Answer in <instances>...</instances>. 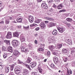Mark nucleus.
<instances>
[{"instance_id":"42","label":"nucleus","mask_w":75,"mask_h":75,"mask_svg":"<svg viewBox=\"0 0 75 75\" xmlns=\"http://www.w3.org/2000/svg\"><path fill=\"white\" fill-rule=\"evenodd\" d=\"M65 24H66V25L68 27H70L71 26V24L69 23H68L67 22H65Z\"/></svg>"},{"instance_id":"8","label":"nucleus","mask_w":75,"mask_h":75,"mask_svg":"<svg viewBox=\"0 0 75 75\" xmlns=\"http://www.w3.org/2000/svg\"><path fill=\"white\" fill-rule=\"evenodd\" d=\"M57 29L59 32L61 33H63L64 31V29L63 28L57 27Z\"/></svg>"},{"instance_id":"43","label":"nucleus","mask_w":75,"mask_h":75,"mask_svg":"<svg viewBox=\"0 0 75 75\" xmlns=\"http://www.w3.org/2000/svg\"><path fill=\"white\" fill-rule=\"evenodd\" d=\"M2 49L3 51H6V48L4 46L2 47Z\"/></svg>"},{"instance_id":"23","label":"nucleus","mask_w":75,"mask_h":75,"mask_svg":"<svg viewBox=\"0 0 75 75\" xmlns=\"http://www.w3.org/2000/svg\"><path fill=\"white\" fill-rule=\"evenodd\" d=\"M45 55L46 57H50V55H51V53H50V52L48 51L45 54Z\"/></svg>"},{"instance_id":"40","label":"nucleus","mask_w":75,"mask_h":75,"mask_svg":"<svg viewBox=\"0 0 75 75\" xmlns=\"http://www.w3.org/2000/svg\"><path fill=\"white\" fill-rule=\"evenodd\" d=\"M18 64H22L23 63L21 62V61H20L19 59L18 60Z\"/></svg>"},{"instance_id":"3","label":"nucleus","mask_w":75,"mask_h":75,"mask_svg":"<svg viewBox=\"0 0 75 75\" xmlns=\"http://www.w3.org/2000/svg\"><path fill=\"white\" fill-rule=\"evenodd\" d=\"M6 38L7 39H10L12 38V33L11 32H9L7 33L6 36Z\"/></svg>"},{"instance_id":"50","label":"nucleus","mask_w":75,"mask_h":75,"mask_svg":"<svg viewBox=\"0 0 75 75\" xmlns=\"http://www.w3.org/2000/svg\"><path fill=\"white\" fill-rule=\"evenodd\" d=\"M9 75H14V73L13 72H10V74H9Z\"/></svg>"},{"instance_id":"49","label":"nucleus","mask_w":75,"mask_h":75,"mask_svg":"<svg viewBox=\"0 0 75 75\" xmlns=\"http://www.w3.org/2000/svg\"><path fill=\"white\" fill-rule=\"evenodd\" d=\"M40 28L39 27H38V28H36L35 29V30L36 31H38V30H40Z\"/></svg>"},{"instance_id":"2","label":"nucleus","mask_w":75,"mask_h":75,"mask_svg":"<svg viewBox=\"0 0 75 75\" xmlns=\"http://www.w3.org/2000/svg\"><path fill=\"white\" fill-rule=\"evenodd\" d=\"M67 1H68L67 0H64V2L63 3L64 4H60L59 5L57 6V9L59 10L61 9L62 8L64 7V4L65 6H67V5H68L67 4Z\"/></svg>"},{"instance_id":"29","label":"nucleus","mask_w":75,"mask_h":75,"mask_svg":"<svg viewBox=\"0 0 75 75\" xmlns=\"http://www.w3.org/2000/svg\"><path fill=\"white\" fill-rule=\"evenodd\" d=\"M9 67H5V72H6V73H8V72H9Z\"/></svg>"},{"instance_id":"33","label":"nucleus","mask_w":75,"mask_h":75,"mask_svg":"<svg viewBox=\"0 0 75 75\" xmlns=\"http://www.w3.org/2000/svg\"><path fill=\"white\" fill-rule=\"evenodd\" d=\"M4 42H5L7 45L10 44V41L7 40H4Z\"/></svg>"},{"instance_id":"4","label":"nucleus","mask_w":75,"mask_h":75,"mask_svg":"<svg viewBox=\"0 0 75 75\" xmlns=\"http://www.w3.org/2000/svg\"><path fill=\"white\" fill-rule=\"evenodd\" d=\"M20 69L19 68H16L15 69L14 72L16 74H19L20 73Z\"/></svg>"},{"instance_id":"57","label":"nucleus","mask_w":75,"mask_h":75,"mask_svg":"<svg viewBox=\"0 0 75 75\" xmlns=\"http://www.w3.org/2000/svg\"><path fill=\"white\" fill-rule=\"evenodd\" d=\"M50 11H51V12H52V11H54V9H53L52 8H51L50 9Z\"/></svg>"},{"instance_id":"14","label":"nucleus","mask_w":75,"mask_h":75,"mask_svg":"<svg viewBox=\"0 0 75 75\" xmlns=\"http://www.w3.org/2000/svg\"><path fill=\"white\" fill-rule=\"evenodd\" d=\"M8 50L9 52H10L11 53H13V47L11 46H9L8 48Z\"/></svg>"},{"instance_id":"44","label":"nucleus","mask_w":75,"mask_h":75,"mask_svg":"<svg viewBox=\"0 0 75 75\" xmlns=\"http://www.w3.org/2000/svg\"><path fill=\"white\" fill-rule=\"evenodd\" d=\"M71 64L73 67H75V62L74 61L71 62Z\"/></svg>"},{"instance_id":"28","label":"nucleus","mask_w":75,"mask_h":75,"mask_svg":"<svg viewBox=\"0 0 75 75\" xmlns=\"http://www.w3.org/2000/svg\"><path fill=\"white\" fill-rule=\"evenodd\" d=\"M26 45V44L24 43L23 45V46L21 45V46L20 47V49L21 50H23L25 48V45Z\"/></svg>"},{"instance_id":"52","label":"nucleus","mask_w":75,"mask_h":75,"mask_svg":"<svg viewBox=\"0 0 75 75\" xmlns=\"http://www.w3.org/2000/svg\"><path fill=\"white\" fill-rule=\"evenodd\" d=\"M17 27L18 29H21V26H18Z\"/></svg>"},{"instance_id":"10","label":"nucleus","mask_w":75,"mask_h":75,"mask_svg":"<svg viewBox=\"0 0 75 75\" xmlns=\"http://www.w3.org/2000/svg\"><path fill=\"white\" fill-rule=\"evenodd\" d=\"M55 23L52 22H50V24H48L47 25V26L49 28L55 26Z\"/></svg>"},{"instance_id":"35","label":"nucleus","mask_w":75,"mask_h":75,"mask_svg":"<svg viewBox=\"0 0 75 75\" xmlns=\"http://www.w3.org/2000/svg\"><path fill=\"white\" fill-rule=\"evenodd\" d=\"M63 58L64 62H67L68 61V57H64Z\"/></svg>"},{"instance_id":"17","label":"nucleus","mask_w":75,"mask_h":75,"mask_svg":"<svg viewBox=\"0 0 75 75\" xmlns=\"http://www.w3.org/2000/svg\"><path fill=\"white\" fill-rule=\"evenodd\" d=\"M67 50L65 49H63L62 50V52L63 54H66L67 53Z\"/></svg>"},{"instance_id":"56","label":"nucleus","mask_w":75,"mask_h":75,"mask_svg":"<svg viewBox=\"0 0 75 75\" xmlns=\"http://www.w3.org/2000/svg\"><path fill=\"white\" fill-rule=\"evenodd\" d=\"M32 75H37V73H36L33 72L32 73Z\"/></svg>"},{"instance_id":"30","label":"nucleus","mask_w":75,"mask_h":75,"mask_svg":"<svg viewBox=\"0 0 75 75\" xmlns=\"http://www.w3.org/2000/svg\"><path fill=\"white\" fill-rule=\"evenodd\" d=\"M62 44H59L57 45V49L59 50V49L62 47Z\"/></svg>"},{"instance_id":"55","label":"nucleus","mask_w":75,"mask_h":75,"mask_svg":"<svg viewBox=\"0 0 75 75\" xmlns=\"http://www.w3.org/2000/svg\"><path fill=\"white\" fill-rule=\"evenodd\" d=\"M42 0H37V1L38 3H40L42 1Z\"/></svg>"},{"instance_id":"41","label":"nucleus","mask_w":75,"mask_h":75,"mask_svg":"<svg viewBox=\"0 0 75 75\" xmlns=\"http://www.w3.org/2000/svg\"><path fill=\"white\" fill-rule=\"evenodd\" d=\"M37 25L36 24L34 23L33 24H32L30 25V26L31 27H34L35 26H36V25Z\"/></svg>"},{"instance_id":"32","label":"nucleus","mask_w":75,"mask_h":75,"mask_svg":"<svg viewBox=\"0 0 75 75\" xmlns=\"http://www.w3.org/2000/svg\"><path fill=\"white\" fill-rule=\"evenodd\" d=\"M23 28L24 30H28L30 28V27L29 26V25H28L27 26H23Z\"/></svg>"},{"instance_id":"38","label":"nucleus","mask_w":75,"mask_h":75,"mask_svg":"<svg viewBox=\"0 0 75 75\" xmlns=\"http://www.w3.org/2000/svg\"><path fill=\"white\" fill-rule=\"evenodd\" d=\"M50 67L52 68H55V65H54V64H52L50 65Z\"/></svg>"},{"instance_id":"34","label":"nucleus","mask_w":75,"mask_h":75,"mask_svg":"<svg viewBox=\"0 0 75 75\" xmlns=\"http://www.w3.org/2000/svg\"><path fill=\"white\" fill-rule=\"evenodd\" d=\"M57 30H54L52 32V34L54 35H55L57 34Z\"/></svg>"},{"instance_id":"58","label":"nucleus","mask_w":75,"mask_h":75,"mask_svg":"<svg viewBox=\"0 0 75 75\" xmlns=\"http://www.w3.org/2000/svg\"><path fill=\"white\" fill-rule=\"evenodd\" d=\"M2 69H3V67H2V65H0V70Z\"/></svg>"},{"instance_id":"46","label":"nucleus","mask_w":75,"mask_h":75,"mask_svg":"<svg viewBox=\"0 0 75 75\" xmlns=\"http://www.w3.org/2000/svg\"><path fill=\"white\" fill-rule=\"evenodd\" d=\"M53 1V0H48V3H51Z\"/></svg>"},{"instance_id":"25","label":"nucleus","mask_w":75,"mask_h":75,"mask_svg":"<svg viewBox=\"0 0 75 75\" xmlns=\"http://www.w3.org/2000/svg\"><path fill=\"white\" fill-rule=\"evenodd\" d=\"M49 49L50 50H51V51H52V52H53V50H54V46L53 45H51V46H50L49 47Z\"/></svg>"},{"instance_id":"39","label":"nucleus","mask_w":75,"mask_h":75,"mask_svg":"<svg viewBox=\"0 0 75 75\" xmlns=\"http://www.w3.org/2000/svg\"><path fill=\"white\" fill-rule=\"evenodd\" d=\"M7 54L6 53H4L3 54V56L4 58H6L7 57Z\"/></svg>"},{"instance_id":"60","label":"nucleus","mask_w":75,"mask_h":75,"mask_svg":"<svg viewBox=\"0 0 75 75\" xmlns=\"http://www.w3.org/2000/svg\"><path fill=\"white\" fill-rule=\"evenodd\" d=\"M4 7V6H2V7L0 9V12L1 11V10H3V8Z\"/></svg>"},{"instance_id":"1","label":"nucleus","mask_w":75,"mask_h":75,"mask_svg":"<svg viewBox=\"0 0 75 75\" xmlns=\"http://www.w3.org/2000/svg\"><path fill=\"white\" fill-rule=\"evenodd\" d=\"M12 44L14 48H17L19 46V42L16 40H13Z\"/></svg>"},{"instance_id":"21","label":"nucleus","mask_w":75,"mask_h":75,"mask_svg":"<svg viewBox=\"0 0 75 75\" xmlns=\"http://www.w3.org/2000/svg\"><path fill=\"white\" fill-rule=\"evenodd\" d=\"M31 58L30 57H28V59L26 61L27 63H28V64H30V63H31Z\"/></svg>"},{"instance_id":"45","label":"nucleus","mask_w":75,"mask_h":75,"mask_svg":"<svg viewBox=\"0 0 75 75\" xmlns=\"http://www.w3.org/2000/svg\"><path fill=\"white\" fill-rule=\"evenodd\" d=\"M75 52H74V50H72V49H71V54H72V55H73V54H74Z\"/></svg>"},{"instance_id":"12","label":"nucleus","mask_w":75,"mask_h":75,"mask_svg":"<svg viewBox=\"0 0 75 75\" xmlns=\"http://www.w3.org/2000/svg\"><path fill=\"white\" fill-rule=\"evenodd\" d=\"M41 64L39 63L38 66V69L39 70V71L40 73L41 74L42 72V69L41 68Z\"/></svg>"},{"instance_id":"9","label":"nucleus","mask_w":75,"mask_h":75,"mask_svg":"<svg viewBox=\"0 0 75 75\" xmlns=\"http://www.w3.org/2000/svg\"><path fill=\"white\" fill-rule=\"evenodd\" d=\"M44 50L43 49V48H39L38 49V52H39V53H40V54H43L44 52Z\"/></svg>"},{"instance_id":"37","label":"nucleus","mask_w":75,"mask_h":75,"mask_svg":"<svg viewBox=\"0 0 75 75\" xmlns=\"http://www.w3.org/2000/svg\"><path fill=\"white\" fill-rule=\"evenodd\" d=\"M66 20L68 22H71V21H72V19L71 18H68L66 19Z\"/></svg>"},{"instance_id":"7","label":"nucleus","mask_w":75,"mask_h":75,"mask_svg":"<svg viewBox=\"0 0 75 75\" xmlns=\"http://www.w3.org/2000/svg\"><path fill=\"white\" fill-rule=\"evenodd\" d=\"M14 55V56L16 57H18L19 56V55L20 54V53L17 50H14L13 52Z\"/></svg>"},{"instance_id":"19","label":"nucleus","mask_w":75,"mask_h":75,"mask_svg":"<svg viewBox=\"0 0 75 75\" xmlns=\"http://www.w3.org/2000/svg\"><path fill=\"white\" fill-rule=\"evenodd\" d=\"M66 42L68 43V44H69V45H71V44H72V40L68 39H67L65 41Z\"/></svg>"},{"instance_id":"6","label":"nucleus","mask_w":75,"mask_h":75,"mask_svg":"<svg viewBox=\"0 0 75 75\" xmlns=\"http://www.w3.org/2000/svg\"><path fill=\"white\" fill-rule=\"evenodd\" d=\"M29 72V71L28 70L25 69H23V71L21 73L22 75H27L28 73Z\"/></svg>"},{"instance_id":"36","label":"nucleus","mask_w":75,"mask_h":75,"mask_svg":"<svg viewBox=\"0 0 75 75\" xmlns=\"http://www.w3.org/2000/svg\"><path fill=\"white\" fill-rule=\"evenodd\" d=\"M28 51L27 49H25V48L23 50H21V52H26Z\"/></svg>"},{"instance_id":"5","label":"nucleus","mask_w":75,"mask_h":75,"mask_svg":"<svg viewBox=\"0 0 75 75\" xmlns=\"http://www.w3.org/2000/svg\"><path fill=\"white\" fill-rule=\"evenodd\" d=\"M41 6L42 8H46L47 9L48 8V5L46 4V3L45 2H43L41 4Z\"/></svg>"},{"instance_id":"48","label":"nucleus","mask_w":75,"mask_h":75,"mask_svg":"<svg viewBox=\"0 0 75 75\" xmlns=\"http://www.w3.org/2000/svg\"><path fill=\"white\" fill-rule=\"evenodd\" d=\"M53 7H54V8H56L57 7V5H56L55 4H54L52 6Z\"/></svg>"},{"instance_id":"20","label":"nucleus","mask_w":75,"mask_h":75,"mask_svg":"<svg viewBox=\"0 0 75 75\" xmlns=\"http://www.w3.org/2000/svg\"><path fill=\"white\" fill-rule=\"evenodd\" d=\"M37 63H31L30 64V66L32 68H34L36 66Z\"/></svg>"},{"instance_id":"62","label":"nucleus","mask_w":75,"mask_h":75,"mask_svg":"<svg viewBox=\"0 0 75 75\" xmlns=\"http://www.w3.org/2000/svg\"><path fill=\"white\" fill-rule=\"evenodd\" d=\"M0 24H4V21H1L0 22Z\"/></svg>"},{"instance_id":"64","label":"nucleus","mask_w":75,"mask_h":75,"mask_svg":"<svg viewBox=\"0 0 75 75\" xmlns=\"http://www.w3.org/2000/svg\"><path fill=\"white\" fill-rule=\"evenodd\" d=\"M72 50H73L74 52H75V47H73V48H72Z\"/></svg>"},{"instance_id":"53","label":"nucleus","mask_w":75,"mask_h":75,"mask_svg":"<svg viewBox=\"0 0 75 75\" xmlns=\"http://www.w3.org/2000/svg\"><path fill=\"white\" fill-rule=\"evenodd\" d=\"M67 75H70V74H69V71H67V73H66Z\"/></svg>"},{"instance_id":"27","label":"nucleus","mask_w":75,"mask_h":75,"mask_svg":"<svg viewBox=\"0 0 75 75\" xmlns=\"http://www.w3.org/2000/svg\"><path fill=\"white\" fill-rule=\"evenodd\" d=\"M45 20H53V19L48 17H45Z\"/></svg>"},{"instance_id":"54","label":"nucleus","mask_w":75,"mask_h":75,"mask_svg":"<svg viewBox=\"0 0 75 75\" xmlns=\"http://www.w3.org/2000/svg\"><path fill=\"white\" fill-rule=\"evenodd\" d=\"M13 69H14V67H13V66H11V71H13Z\"/></svg>"},{"instance_id":"31","label":"nucleus","mask_w":75,"mask_h":75,"mask_svg":"<svg viewBox=\"0 0 75 75\" xmlns=\"http://www.w3.org/2000/svg\"><path fill=\"white\" fill-rule=\"evenodd\" d=\"M17 21L18 23H21L22 21H23V19L21 18H17Z\"/></svg>"},{"instance_id":"59","label":"nucleus","mask_w":75,"mask_h":75,"mask_svg":"<svg viewBox=\"0 0 75 75\" xmlns=\"http://www.w3.org/2000/svg\"><path fill=\"white\" fill-rule=\"evenodd\" d=\"M53 54L54 55H57V52H54Z\"/></svg>"},{"instance_id":"15","label":"nucleus","mask_w":75,"mask_h":75,"mask_svg":"<svg viewBox=\"0 0 75 75\" xmlns=\"http://www.w3.org/2000/svg\"><path fill=\"white\" fill-rule=\"evenodd\" d=\"M14 57V55H12V56L10 57L7 60V61L9 62H11L13 60V58Z\"/></svg>"},{"instance_id":"13","label":"nucleus","mask_w":75,"mask_h":75,"mask_svg":"<svg viewBox=\"0 0 75 75\" xmlns=\"http://www.w3.org/2000/svg\"><path fill=\"white\" fill-rule=\"evenodd\" d=\"M19 34L20 32H16L13 34V37H18Z\"/></svg>"},{"instance_id":"22","label":"nucleus","mask_w":75,"mask_h":75,"mask_svg":"<svg viewBox=\"0 0 75 75\" xmlns=\"http://www.w3.org/2000/svg\"><path fill=\"white\" fill-rule=\"evenodd\" d=\"M24 66H25V67H26L27 68H28V69H29V70H31L30 66V65H29L28 64H25Z\"/></svg>"},{"instance_id":"11","label":"nucleus","mask_w":75,"mask_h":75,"mask_svg":"<svg viewBox=\"0 0 75 75\" xmlns=\"http://www.w3.org/2000/svg\"><path fill=\"white\" fill-rule=\"evenodd\" d=\"M53 61L54 63L55 64H57L58 63V59L56 57H54L53 58Z\"/></svg>"},{"instance_id":"63","label":"nucleus","mask_w":75,"mask_h":75,"mask_svg":"<svg viewBox=\"0 0 75 75\" xmlns=\"http://www.w3.org/2000/svg\"><path fill=\"white\" fill-rule=\"evenodd\" d=\"M2 4H3V3L2 2L0 1V7L1 6V5H2Z\"/></svg>"},{"instance_id":"24","label":"nucleus","mask_w":75,"mask_h":75,"mask_svg":"<svg viewBox=\"0 0 75 75\" xmlns=\"http://www.w3.org/2000/svg\"><path fill=\"white\" fill-rule=\"evenodd\" d=\"M34 23H42V20L41 19H38V20H36Z\"/></svg>"},{"instance_id":"47","label":"nucleus","mask_w":75,"mask_h":75,"mask_svg":"<svg viewBox=\"0 0 75 75\" xmlns=\"http://www.w3.org/2000/svg\"><path fill=\"white\" fill-rule=\"evenodd\" d=\"M48 40L49 41H53V39H52V38H49Z\"/></svg>"},{"instance_id":"18","label":"nucleus","mask_w":75,"mask_h":75,"mask_svg":"<svg viewBox=\"0 0 75 75\" xmlns=\"http://www.w3.org/2000/svg\"><path fill=\"white\" fill-rule=\"evenodd\" d=\"M40 26L42 28H45V23H42L39 24Z\"/></svg>"},{"instance_id":"61","label":"nucleus","mask_w":75,"mask_h":75,"mask_svg":"<svg viewBox=\"0 0 75 75\" xmlns=\"http://www.w3.org/2000/svg\"><path fill=\"white\" fill-rule=\"evenodd\" d=\"M28 46L29 47H31L32 46V44H30L28 45Z\"/></svg>"},{"instance_id":"16","label":"nucleus","mask_w":75,"mask_h":75,"mask_svg":"<svg viewBox=\"0 0 75 75\" xmlns=\"http://www.w3.org/2000/svg\"><path fill=\"white\" fill-rule=\"evenodd\" d=\"M29 20L30 23H33L34 21V17H31L30 16H29Z\"/></svg>"},{"instance_id":"51","label":"nucleus","mask_w":75,"mask_h":75,"mask_svg":"<svg viewBox=\"0 0 75 75\" xmlns=\"http://www.w3.org/2000/svg\"><path fill=\"white\" fill-rule=\"evenodd\" d=\"M5 23H6L8 24L9 23V21L8 20H6L5 21Z\"/></svg>"},{"instance_id":"26","label":"nucleus","mask_w":75,"mask_h":75,"mask_svg":"<svg viewBox=\"0 0 75 75\" xmlns=\"http://www.w3.org/2000/svg\"><path fill=\"white\" fill-rule=\"evenodd\" d=\"M25 38L24 36H22L21 37V42H23V41H25Z\"/></svg>"}]
</instances>
